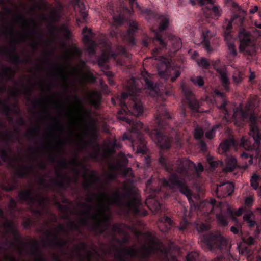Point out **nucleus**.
<instances>
[{
    "mask_svg": "<svg viewBox=\"0 0 261 261\" xmlns=\"http://www.w3.org/2000/svg\"><path fill=\"white\" fill-rule=\"evenodd\" d=\"M159 163L167 171L170 173L169 179H164V185L169 187L172 189H177L187 197L189 202H193L192 199L193 193L187 186L185 179H190L192 177L191 171L195 170V173L199 175L204 170V167L201 163L197 166L188 159H178L174 165L167 158L161 155L159 158Z\"/></svg>",
    "mask_w": 261,
    "mask_h": 261,
    "instance_id": "nucleus-1",
    "label": "nucleus"
},
{
    "mask_svg": "<svg viewBox=\"0 0 261 261\" xmlns=\"http://www.w3.org/2000/svg\"><path fill=\"white\" fill-rule=\"evenodd\" d=\"M134 85L130 86L126 92H123L117 101L120 106L117 117L120 120L126 122L130 127L127 126L126 130H141L144 129V124L133 118L142 115L144 107L141 102L143 89L136 85L133 79Z\"/></svg>",
    "mask_w": 261,
    "mask_h": 261,
    "instance_id": "nucleus-2",
    "label": "nucleus"
},
{
    "mask_svg": "<svg viewBox=\"0 0 261 261\" xmlns=\"http://www.w3.org/2000/svg\"><path fill=\"white\" fill-rule=\"evenodd\" d=\"M214 94L216 96L222 98V102L218 107L223 112L226 119L232 117L236 121L239 120L241 124L249 120L250 127L249 130H260L261 116L258 117L254 113V107L251 102L247 103L244 108L240 106L239 108H235L231 112L228 109V101L225 99L224 93L218 89H215Z\"/></svg>",
    "mask_w": 261,
    "mask_h": 261,
    "instance_id": "nucleus-3",
    "label": "nucleus"
},
{
    "mask_svg": "<svg viewBox=\"0 0 261 261\" xmlns=\"http://www.w3.org/2000/svg\"><path fill=\"white\" fill-rule=\"evenodd\" d=\"M79 205L84 208H86L83 214L88 218L97 221V222L92 226V229L96 233L103 234L110 225V218L105 214L104 210L102 208L101 204H99L98 206L99 208L98 213L93 214L92 211L95 206L90 203L85 202H80Z\"/></svg>",
    "mask_w": 261,
    "mask_h": 261,
    "instance_id": "nucleus-4",
    "label": "nucleus"
},
{
    "mask_svg": "<svg viewBox=\"0 0 261 261\" xmlns=\"http://www.w3.org/2000/svg\"><path fill=\"white\" fill-rule=\"evenodd\" d=\"M74 98L79 106L80 111L75 113L73 109H69L66 112V117L68 119L73 120L75 119V116H77L79 119L84 123H95V119L92 115L93 111L92 109L85 108L82 100L77 96H75Z\"/></svg>",
    "mask_w": 261,
    "mask_h": 261,
    "instance_id": "nucleus-5",
    "label": "nucleus"
},
{
    "mask_svg": "<svg viewBox=\"0 0 261 261\" xmlns=\"http://www.w3.org/2000/svg\"><path fill=\"white\" fill-rule=\"evenodd\" d=\"M150 41H152L154 43H159L162 48H167L168 47L170 50H171L170 47L171 46L173 51L174 52L178 51L182 46L180 38L172 35H169L168 41L166 42L159 33H156L154 38H148L143 39V45L148 47Z\"/></svg>",
    "mask_w": 261,
    "mask_h": 261,
    "instance_id": "nucleus-6",
    "label": "nucleus"
},
{
    "mask_svg": "<svg viewBox=\"0 0 261 261\" xmlns=\"http://www.w3.org/2000/svg\"><path fill=\"white\" fill-rule=\"evenodd\" d=\"M228 138L224 139L220 144L218 148L220 154H226L231 147H243L245 149L251 147V143L245 137H242L240 140H236L230 133L231 132H226Z\"/></svg>",
    "mask_w": 261,
    "mask_h": 261,
    "instance_id": "nucleus-7",
    "label": "nucleus"
},
{
    "mask_svg": "<svg viewBox=\"0 0 261 261\" xmlns=\"http://www.w3.org/2000/svg\"><path fill=\"white\" fill-rule=\"evenodd\" d=\"M158 72L162 79L165 80L170 79L172 82L175 81L181 74L179 69L173 66L170 60L166 59L158 64Z\"/></svg>",
    "mask_w": 261,
    "mask_h": 261,
    "instance_id": "nucleus-8",
    "label": "nucleus"
},
{
    "mask_svg": "<svg viewBox=\"0 0 261 261\" xmlns=\"http://www.w3.org/2000/svg\"><path fill=\"white\" fill-rule=\"evenodd\" d=\"M126 132L123 135V140H128L133 148H137V152L144 154L147 151L146 143L144 134L142 132Z\"/></svg>",
    "mask_w": 261,
    "mask_h": 261,
    "instance_id": "nucleus-9",
    "label": "nucleus"
},
{
    "mask_svg": "<svg viewBox=\"0 0 261 261\" xmlns=\"http://www.w3.org/2000/svg\"><path fill=\"white\" fill-rule=\"evenodd\" d=\"M14 238L15 241H8L7 243H9L11 246L15 247L21 255H22L23 251V246L27 245H30L35 248V249L31 252V254L32 255L37 257L38 255H40V251L39 250V243L37 240L33 241L30 238H28V241H24L23 239L19 232L15 234L14 236Z\"/></svg>",
    "mask_w": 261,
    "mask_h": 261,
    "instance_id": "nucleus-10",
    "label": "nucleus"
},
{
    "mask_svg": "<svg viewBox=\"0 0 261 261\" xmlns=\"http://www.w3.org/2000/svg\"><path fill=\"white\" fill-rule=\"evenodd\" d=\"M0 156L4 162L8 163L12 168L16 169L15 175L17 177L28 178L30 172L34 170V167L33 165H23L19 167H17L13 163L7 150L5 148H0Z\"/></svg>",
    "mask_w": 261,
    "mask_h": 261,
    "instance_id": "nucleus-11",
    "label": "nucleus"
},
{
    "mask_svg": "<svg viewBox=\"0 0 261 261\" xmlns=\"http://www.w3.org/2000/svg\"><path fill=\"white\" fill-rule=\"evenodd\" d=\"M201 241L210 249L216 248L221 249L227 243L225 238L221 234L210 233H205L201 236Z\"/></svg>",
    "mask_w": 261,
    "mask_h": 261,
    "instance_id": "nucleus-12",
    "label": "nucleus"
},
{
    "mask_svg": "<svg viewBox=\"0 0 261 261\" xmlns=\"http://www.w3.org/2000/svg\"><path fill=\"white\" fill-rule=\"evenodd\" d=\"M171 117L164 105H161L158 108L155 118L153 120V129H145L144 130H161L167 124V120L171 119Z\"/></svg>",
    "mask_w": 261,
    "mask_h": 261,
    "instance_id": "nucleus-13",
    "label": "nucleus"
},
{
    "mask_svg": "<svg viewBox=\"0 0 261 261\" xmlns=\"http://www.w3.org/2000/svg\"><path fill=\"white\" fill-rule=\"evenodd\" d=\"M39 232L45 231L47 240L44 241V245H48L51 247H58L63 249L68 244V241L59 237L58 233H55L50 229L41 228L39 230Z\"/></svg>",
    "mask_w": 261,
    "mask_h": 261,
    "instance_id": "nucleus-14",
    "label": "nucleus"
},
{
    "mask_svg": "<svg viewBox=\"0 0 261 261\" xmlns=\"http://www.w3.org/2000/svg\"><path fill=\"white\" fill-rule=\"evenodd\" d=\"M141 75L145 84V89L149 90L152 96H158L162 93L161 90H163L164 86L154 83L152 80L153 75L144 70L141 72Z\"/></svg>",
    "mask_w": 261,
    "mask_h": 261,
    "instance_id": "nucleus-15",
    "label": "nucleus"
},
{
    "mask_svg": "<svg viewBox=\"0 0 261 261\" xmlns=\"http://www.w3.org/2000/svg\"><path fill=\"white\" fill-rule=\"evenodd\" d=\"M180 88L184 95V102L188 105V107L194 113L201 112L200 103L195 98V95L189 87L186 84H182Z\"/></svg>",
    "mask_w": 261,
    "mask_h": 261,
    "instance_id": "nucleus-16",
    "label": "nucleus"
},
{
    "mask_svg": "<svg viewBox=\"0 0 261 261\" xmlns=\"http://www.w3.org/2000/svg\"><path fill=\"white\" fill-rule=\"evenodd\" d=\"M16 42L13 40L12 42V47L11 49H5L2 50L0 49V54L3 53H5L9 59V61L15 63L16 65L23 64H28L32 62V59L30 56L22 59L21 57L16 53Z\"/></svg>",
    "mask_w": 261,
    "mask_h": 261,
    "instance_id": "nucleus-17",
    "label": "nucleus"
},
{
    "mask_svg": "<svg viewBox=\"0 0 261 261\" xmlns=\"http://www.w3.org/2000/svg\"><path fill=\"white\" fill-rule=\"evenodd\" d=\"M18 198L21 202H27L28 204L31 205H33L37 200H38V203L40 205L44 204L45 202V198L41 195H35L32 189L20 192Z\"/></svg>",
    "mask_w": 261,
    "mask_h": 261,
    "instance_id": "nucleus-18",
    "label": "nucleus"
},
{
    "mask_svg": "<svg viewBox=\"0 0 261 261\" xmlns=\"http://www.w3.org/2000/svg\"><path fill=\"white\" fill-rule=\"evenodd\" d=\"M149 135L153 136L155 143L162 149H169L173 141V138L165 134V132H147Z\"/></svg>",
    "mask_w": 261,
    "mask_h": 261,
    "instance_id": "nucleus-19",
    "label": "nucleus"
},
{
    "mask_svg": "<svg viewBox=\"0 0 261 261\" xmlns=\"http://www.w3.org/2000/svg\"><path fill=\"white\" fill-rule=\"evenodd\" d=\"M9 99H8L6 101L0 99V113H2L6 116L9 121H13V114H18L20 113V110L17 104H14L13 108L11 107L8 102Z\"/></svg>",
    "mask_w": 261,
    "mask_h": 261,
    "instance_id": "nucleus-20",
    "label": "nucleus"
},
{
    "mask_svg": "<svg viewBox=\"0 0 261 261\" xmlns=\"http://www.w3.org/2000/svg\"><path fill=\"white\" fill-rule=\"evenodd\" d=\"M201 5L210 4V7H206L204 10V14L207 18L218 19L221 14V10L218 6L213 5V0H198Z\"/></svg>",
    "mask_w": 261,
    "mask_h": 261,
    "instance_id": "nucleus-21",
    "label": "nucleus"
},
{
    "mask_svg": "<svg viewBox=\"0 0 261 261\" xmlns=\"http://www.w3.org/2000/svg\"><path fill=\"white\" fill-rule=\"evenodd\" d=\"M82 33L84 34L83 37V41L87 45V51L91 55H95L96 53L95 48L96 43L90 37V36H93V35L92 29L85 27L83 29Z\"/></svg>",
    "mask_w": 261,
    "mask_h": 261,
    "instance_id": "nucleus-22",
    "label": "nucleus"
},
{
    "mask_svg": "<svg viewBox=\"0 0 261 261\" xmlns=\"http://www.w3.org/2000/svg\"><path fill=\"white\" fill-rule=\"evenodd\" d=\"M82 186L85 190L90 192L86 198V201L89 203L93 202L95 199H96L98 202H101L102 200L107 196L105 192H102L98 194L94 192H91L92 182L90 181L84 182Z\"/></svg>",
    "mask_w": 261,
    "mask_h": 261,
    "instance_id": "nucleus-23",
    "label": "nucleus"
},
{
    "mask_svg": "<svg viewBox=\"0 0 261 261\" xmlns=\"http://www.w3.org/2000/svg\"><path fill=\"white\" fill-rule=\"evenodd\" d=\"M251 36L250 33L245 29H241L240 30L238 38L240 41V49L241 51L246 50L247 47L251 44L252 40Z\"/></svg>",
    "mask_w": 261,
    "mask_h": 261,
    "instance_id": "nucleus-24",
    "label": "nucleus"
},
{
    "mask_svg": "<svg viewBox=\"0 0 261 261\" xmlns=\"http://www.w3.org/2000/svg\"><path fill=\"white\" fill-rule=\"evenodd\" d=\"M74 8L78 9L79 15L76 19L77 22H82L86 20L88 12L86 6L81 0H74Z\"/></svg>",
    "mask_w": 261,
    "mask_h": 261,
    "instance_id": "nucleus-25",
    "label": "nucleus"
},
{
    "mask_svg": "<svg viewBox=\"0 0 261 261\" xmlns=\"http://www.w3.org/2000/svg\"><path fill=\"white\" fill-rule=\"evenodd\" d=\"M141 205V200L136 197H132L127 203L128 207L132 209L135 215L145 216L147 214V212L145 210L142 212L141 209L140 208Z\"/></svg>",
    "mask_w": 261,
    "mask_h": 261,
    "instance_id": "nucleus-26",
    "label": "nucleus"
},
{
    "mask_svg": "<svg viewBox=\"0 0 261 261\" xmlns=\"http://www.w3.org/2000/svg\"><path fill=\"white\" fill-rule=\"evenodd\" d=\"M234 186L231 182H225L222 183L219 185H218L216 192L219 196V194H220L222 196H225L226 195H230L233 192Z\"/></svg>",
    "mask_w": 261,
    "mask_h": 261,
    "instance_id": "nucleus-27",
    "label": "nucleus"
},
{
    "mask_svg": "<svg viewBox=\"0 0 261 261\" xmlns=\"http://www.w3.org/2000/svg\"><path fill=\"white\" fill-rule=\"evenodd\" d=\"M137 251L133 248H124L123 251H118L115 254V257L120 261H126L125 256L131 257H136Z\"/></svg>",
    "mask_w": 261,
    "mask_h": 261,
    "instance_id": "nucleus-28",
    "label": "nucleus"
},
{
    "mask_svg": "<svg viewBox=\"0 0 261 261\" xmlns=\"http://www.w3.org/2000/svg\"><path fill=\"white\" fill-rule=\"evenodd\" d=\"M138 25L136 21H132L129 23V27L125 35V38L132 45L135 43V33L138 30Z\"/></svg>",
    "mask_w": 261,
    "mask_h": 261,
    "instance_id": "nucleus-29",
    "label": "nucleus"
},
{
    "mask_svg": "<svg viewBox=\"0 0 261 261\" xmlns=\"http://www.w3.org/2000/svg\"><path fill=\"white\" fill-rule=\"evenodd\" d=\"M202 36L203 38L202 42L204 48L207 51H211L212 50V48L210 44V39L212 37L215 36L214 32L211 31L207 29H204L202 30Z\"/></svg>",
    "mask_w": 261,
    "mask_h": 261,
    "instance_id": "nucleus-30",
    "label": "nucleus"
},
{
    "mask_svg": "<svg viewBox=\"0 0 261 261\" xmlns=\"http://www.w3.org/2000/svg\"><path fill=\"white\" fill-rule=\"evenodd\" d=\"M38 118L40 121L45 123H55L59 121V118L53 116L46 109L39 114Z\"/></svg>",
    "mask_w": 261,
    "mask_h": 261,
    "instance_id": "nucleus-31",
    "label": "nucleus"
},
{
    "mask_svg": "<svg viewBox=\"0 0 261 261\" xmlns=\"http://www.w3.org/2000/svg\"><path fill=\"white\" fill-rule=\"evenodd\" d=\"M173 224V221L171 219L167 216H164L160 219V222L158 226L161 231L168 232L171 228Z\"/></svg>",
    "mask_w": 261,
    "mask_h": 261,
    "instance_id": "nucleus-32",
    "label": "nucleus"
},
{
    "mask_svg": "<svg viewBox=\"0 0 261 261\" xmlns=\"http://www.w3.org/2000/svg\"><path fill=\"white\" fill-rule=\"evenodd\" d=\"M56 175L58 178H61L62 180H60L58 179L53 180L52 182L54 186L64 188L65 187V185L64 180H68V182H70V177L68 176L63 174L61 171H57Z\"/></svg>",
    "mask_w": 261,
    "mask_h": 261,
    "instance_id": "nucleus-33",
    "label": "nucleus"
},
{
    "mask_svg": "<svg viewBox=\"0 0 261 261\" xmlns=\"http://www.w3.org/2000/svg\"><path fill=\"white\" fill-rule=\"evenodd\" d=\"M4 226L7 233H11L13 236L19 232L16 228L14 222L8 219H6V223H5Z\"/></svg>",
    "mask_w": 261,
    "mask_h": 261,
    "instance_id": "nucleus-34",
    "label": "nucleus"
},
{
    "mask_svg": "<svg viewBox=\"0 0 261 261\" xmlns=\"http://www.w3.org/2000/svg\"><path fill=\"white\" fill-rule=\"evenodd\" d=\"M237 167V160L232 156H227L225 160V170L226 171H232Z\"/></svg>",
    "mask_w": 261,
    "mask_h": 261,
    "instance_id": "nucleus-35",
    "label": "nucleus"
},
{
    "mask_svg": "<svg viewBox=\"0 0 261 261\" xmlns=\"http://www.w3.org/2000/svg\"><path fill=\"white\" fill-rule=\"evenodd\" d=\"M89 101L92 107L96 109H98L100 104V96L97 92L95 91L92 95L89 97Z\"/></svg>",
    "mask_w": 261,
    "mask_h": 261,
    "instance_id": "nucleus-36",
    "label": "nucleus"
},
{
    "mask_svg": "<svg viewBox=\"0 0 261 261\" xmlns=\"http://www.w3.org/2000/svg\"><path fill=\"white\" fill-rule=\"evenodd\" d=\"M253 216V213L251 210L246 211L243 216V220L247 223L250 228H252L257 225L256 222L252 220L251 218Z\"/></svg>",
    "mask_w": 261,
    "mask_h": 261,
    "instance_id": "nucleus-37",
    "label": "nucleus"
},
{
    "mask_svg": "<svg viewBox=\"0 0 261 261\" xmlns=\"http://www.w3.org/2000/svg\"><path fill=\"white\" fill-rule=\"evenodd\" d=\"M2 67L3 72L0 71V82L3 80L4 76H6L9 79L14 77L15 72L11 67L4 66H3Z\"/></svg>",
    "mask_w": 261,
    "mask_h": 261,
    "instance_id": "nucleus-38",
    "label": "nucleus"
},
{
    "mask_svg": "<svg viewBox=\"0 0 261 261\" xmlns=\"http://www.w3.org/2000/svg\"><path fill=\"white\" fill-rule=\"evenodd\" d=\"M159 20L160 21L159 25V32H156L155 34L156 33H159V34L161 35L160 32L166 30L168 27L169 20L168 18L163 15L159 17ZM155 37V35L154 36V38Z\"/></svg>",
    "mask_w": 261,
    "mask_h": 261,
    "instance_id": "nucleus-39",
    "label": "nucleus"
},
{
    "mask_svg": "<svg viewBox=\"0 0 261 261\" xmlns=\"http://www.w3.org/2000/svg\"><path fill=\"white\" fill-rule=\"evenodd\" d=\"M218 72L220 75V80L223 86L226 90H228L229 89L230 82L227 77V73L220 69L218 70Z\"/></svg>",
    "mask_w": 261,
    "mask_h": 261,
    "instance_id": "nucleus-40",
    "label": "nucleus"
},
{
    "mask_svg": "<svg viewBox=\"0 0 261 261\" xmlns=\"http://www.w3.org/2000/svg\"><path fill=\"white\" fill-rule=\"evenodd\" d=\"M223 27L224 30V36L225 39L227 40H228L232 38L231 29L232 28V21H229L225 26V24L223 25Z\"/></svg>",
    "mask_w": 261,
    "mask_h": 261,
    "instance_id": "nucleus-41",
    "label": "nucleus"
},
{
    "mask_svg": "<svg viewBox=\"0 0 261 261\" xmlns=\"http://www.w3.org/2000/svg\"><path fill=\"white\" fill-rule=\"evenodd\" d=\"M140 9L141 13L145 16L146 19L148 20L154 18L156 16L155 13L149 8L140 7Z\"/></svg>",
    "mask_w": 261,
    "mask_h": 261,
    "instance_id": "nucleus-42",
    "label": "nucleus"
},
{
    "mask_svg": "<svg viewBox=\"0 0 261 261\" xmlns=\"http://www.w3.org/2000/svg\"><path fill=\"white\" fill-rule=\"evenodd\" d=\"M261 177L256 173H254L251 176L250 179V184L251 187L254 189L257 190L259 187V181Z\"/></svg>",
    "mask_w": 261,
    "mask_h": 261,
    "instance_id": "nucleus-43",
    "label": "nucleus"
},
{
    "mask_svg": "<svg viewBox=\"0 0 261 261\" xmlns=\"http://www.w3.org/2000/svg\"><path fill=\"white\" fill-rule=\"evenodd\" d=\"M18 187V180L16 179H13L11 182H9L7 186H3V189L8 192H11L16 190Z\"/></svg>",
    "mask_w": 261,
    "mask_h": 261,
    "instance_id": "nucleus-44",
    "label": "nucleus"
},
{
    "mask_svg": "<svg viewBox=\"0 0 261 261\" xmlns=\"http://www.w3.org/2000/svg\"><path fill=\"white\" fill-rule=\"evenodd\" d=\"M191 81L199 87H202L204 84V81L201 76H193L190 79Z\"/></svg>",
    "mask_w": 261,
    "mask_h": 261,
    "instance_id": "nucleus-45",
    "label": "nucleus"
},
{
    "mask_svg": "<svg viewBox=\"0 0 261 261\" xmlns=\"http://www.w3.org/2000/svg\"><path fill=\"white\" fill-rule=\"evenodd\" d=\"M243 73L238 70H236L234 71L232 75V79L234 83L237 84L240 83L243 80Z\"/></svg>",
    "mask_w": 261,
    "mask_h": 261,
    "instance_id": "nucleus-46",
    "label": "nucleus"
},
{
    "mask_svg": "<svg viewBox=\"0 0 261 261\" xmlns=\"http://www.w3.org/2000/svg\"><path fill=\"white\" fill-rule=\"evenodd\" d=\"M250 135H252L254 143L259 146L261 141V132H249Z\"/></svg>",
    "mask_w": 261,
    "mask_h": 261,
    "instance_id": "nucleus-47",
    "label": "nucleus"
},
{
    "mask_svg": "<svg viewBox=\"0 0 261 261\" xmlns=\"http://www.w3.org/2000/svg\"><path fill=\"white\" fill-rule=\"evenodd\" d=\"M31 22L34 25V27L32 28L30 33L34 35H38L39 38L44 42V35L41 32H39L36 29V22L34 19H32Z\"/></svg>",
    "mask_w": 261,
    "mask_h": 261,
    "instance_id": "nucleus-48",
    "label": "nucleus"
},
{
    "mask_svg": "<svg viewBox=\"0 0 261 261\" xmlns=\"http://www.w3.org/2000/svg\"><path fill=\"white\" fill-rule=\"evenodd\" d=\"M230 230L235 234H238L239 236L242 237L243 233L242 231V226L239 223H236V224L230 228Z\"/></svg>",
    "mask_w": 261,
    "mask_h": 261,
    "instance_id": "nucleus-49",
    "label": "nucleus"
},
{
    "mask_svg": "<svg viewBox=\"0 0 261 261\" xmlns=\"http://www.w3.org/2000/svg\"><path fill=\"white\" fill-rule=\"evenodd\" d=\"M55 161H56L57 164L60 167H62L63 169H67L68 167L69 163L67 160L65 158L61 160H56L54 157H53L51 162L54 163Z\"/></svg>",
    "mask_w": 261,
    "mask_h": 261,
    "instance_id": "nucleus-50",
    "label": "nucleus"
},
{
    "mask_svg": "<svg viewBox=\"0 0 261 261\" xmlns=\"http://www.w3.org/2000/svg\"><path fill=\"white\" fill-rule=\"evenodd\" d=\"M197 64L202 68L208 69L210 67V64L207 59L204 57L201 58L197 61Z\"/></svg>",
    "mask_w": 261,
    "mask_h": 261,
    "instance_id": "nucleus-51",
    "label": "nucleus"
},
{
    "mask_svg": "<svg viewBox=\"0 0 261 261\" xmlns=\"http://www.w3.org/2000/svg\"><path fill=\"white\" fill-rule=\"evenodd\" d=\"M108 145L112 148H120L122 146L121 143L118 141L116 137L114 138L112 140H109L108 142Z\"/></svg>",
    "mask_w": 261,
    "mask_h": 261,
    "instance_id": "nucleus-52",
    "label": "nucleus"
},
{
    "mask_svg": "<svg viewBox=\"0 0 261 261\" xmlns=\"http://www.w3.org/2000/svg\"><path fill=\"white\" fill-rule=\"evenodd\" d=\"M187 261H198L199 254L196 252H191L186 257Z\"/></svg>",
    "mask_w": 261,
    "mask_h": 261,
    "instance_id": "nucleus-53",
    "label": "nucleus"
},
{
    "mask_svg": "<svg viewBox=\"0 0 261 261\" xmlns=\"http://www.w3.org/2000/svg\"><path fill=\"white\" fill-rule=\"evenodd\" d=\"M196 228L199 232H203L210 229L209 225L205 223L197 224Z\"/></svg>",
    "mask_w": 261,
    "mask_h": 261,
    "instance_id": "nucleus-54",
    "label": "nucleus"
},
{
    "mask_svg": "<svg viewBox=\"0 0 261 261\" xmlns=\"http://www.w3.org/2000/svg\"><path fill=\"white\" fill-rule=\"evenodd\" d=\"M228 54L230 56L232 57H236L237 54V52L236 49L235 48V45L233 43L229 42L228 43Z\"/></svg>",
    "mask_w": 261,
    "mask_h": 261,
    "instance_id": "nucleus-55",
    "label": "nucleus"
},
{
    "mask_svg": "<svg viewBox=\"0 0 261 261\" xmlns=\"http://www.w3.org/2000/svg\"><path fill=\"white\" fill-rule=\"evenodd\" d=\"M241 239L242 241L245 243L246 244L251 245L254 244L255 240L254 238L251 236H244L243 235L242 236Z\"/></svg>",
    "mask_w": 261,
    "mask_h": 261,
    "instance_id": "nucleus-56",
    "label": "nucleus"
},
{
    "mask_svg": "<svg viewBox=\"0 0 261 261\" xmlns=\"http://www.w3.org/2000/svg\"><path fill=\"white\" fill-rule=\"evenodd\" d=\"M242 158L244 159H248L249 165L253 163V156L249 152H243L241 154Z\"/></svg>",
    "mask_w": 261,
    "mask_h": 261,
    "instance_id": "nucleus-57",
    "label": "nucleus"
},
{
    "mask_svg": "<svg viewBox=\"0 0 261 261\" xmlns=\"http://www.w3.org/2000/svg\"><path fill=\"white\" fill-rule=\"evenodd\" d=\"M152 182V178H150L147 180L146 183L147 188L150 189L154 193H159L161 191V188L158 187L156 188H153L151 185Z\"/></svg>",
    "mask_w": 261,
    "mask_h": 261,
    "instance_id": "nucleus-58",
    "label": "nucleus"
},
{
    "mask_svg": "<svg viewBox=\"0 0 261 261\" xmlns=\"http://www.w3.org/2000/svg\"><path fill=\"white\" fill-rule=\"evenodd\" d=\"M72 162L73 163V164H74L76 166H79V165H81V168H82V169L85 172V174H84V177H86V174H88V173L89 172V169L86 166L84 165H83V164H81L79 161L77 160V159H73L72 161Z\"/></svg>",
    "mask_w": 261,
    "mask_h": 261,
    "instance_id": "nucleus-59",
    "label": "nucleus"
},
{
    "mask_svg": "<svg viewBox=\"0 0 261 261\" xmlns=\"http://www.w3.org/2000/svg\"><path fill=\"white\" fill-rule=\"evenodd\" d=\"M34 221L30 218H25L23 222V225L25 229H30L34 225Z\"/></svg>",
    "mask_w": 261,
    "mask_h": 261,
    "instance_id": "nucleus-60",
    "label": "nucleus"
},
{
    "mask_svg": "<svg viewBox=\"0 0 261 261\" xmlns=\"http://www.w3.org/2000/svg\"><path fill=\"white\" fill-rule=\"evenodd\" d=\"M68 226L71 229L77 230L79 233L81 232L80 225L75 223V221H69L68 223Z\"/></svg>",
    "mask_w": 261,
    "mask_h": 261,
    "instance_id": "nucleus-61",
    "label": "nucleus"
},
{
    "mask_svg": "<svg viewBox=\"0 0 261 261\" xmlns=\"http://www.w3.org/2000/svg\"><path fill=\"white\" fill-rule=\"evenodd\" d=\"M9 206L12 212H14L18 208L17 202L14 198H10Z\"/></svg>",
    "mask_w": 261,
    "mask_h": 261,
    "instance_id": "nucleus-62",
    "label": "nucleus"
},
{
    "mask_svg": "<svg viewBox=\"0 0 261 261\" xmlns=\"http://www.w3.org/2000/svg\"><path fill=\"white\" fill-rule=\"evenodd\" d=\"M16 20L17 21H22L24 23H27L28 25L30 26V23L28 20L22 14L17 13L16 14Z\"/></svg>",
    "mask_w": 261,
    "mask_h": 261,
    "instance_id": "nucleus-63",
    "label": "nucleus"
},
{
    "mask_svg": "<svg viewBox=\"0 0 261 261\" xmlns=\"http://www.w3.org/2000/svg\"><path fill=\"white\" fill-rule=\"evenodd\" d=\"M122 173L124 176H129L130 177H134V176L131 168L126 167L124 168L122 171Z\"/></svg>",
    "mask_w": 261,
    "mask_h": 261,
    "instance_id": "nucleus-64",
    "label": "nucleus"
}]
</instances>
